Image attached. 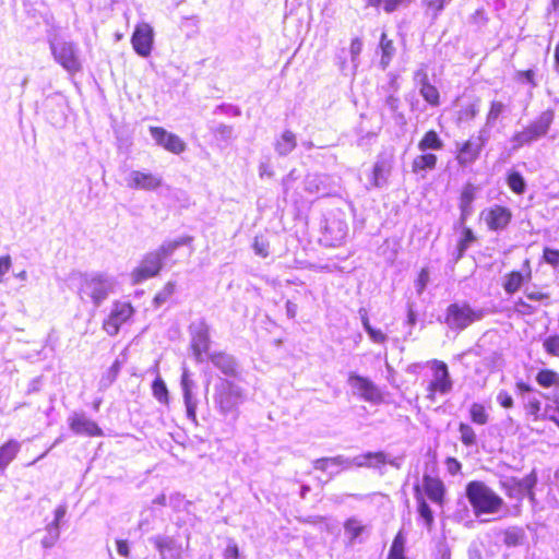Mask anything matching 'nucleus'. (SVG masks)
Masks as SVG:
<instances>
[{
	"instance_id": "nucleus-1",
	"label": "nucleus",
	"mask_w": 559,
	"mask_h": 559,
	"mask_svg": "<svg viewBox=\"0 0 559 559\" xmlns=\"http://www.w3.org/2000/svg\"><path fill=\"white\" fill-rule=\"evenodd\" d=\"M413 491L416 500L417 513L424 521L427 530L430 531L435 524V516L428 500L442 509L447 502L448 490L445 484L440 477L425 473L423 475L421 484L414 485Z\"/></svg>"
},
{
	"instance_id": "nucleus-2",
	"label": "nucleus",
	"mask_w": 559,
	"mask_h": 559,
	"mask_svg": "<svg viewBox=\"0 0 559 559\" xmlns=\"http://www.w3.org/2000/svg\"><path fill=\"white\" fill-rule=\"evenodd\" d=\"M465 496L476 516L500 512L503 498L483 480H471L465 486Z\"/></svg>"
},
{
	"instance_id": "nucleus-3",
	"label": "nucleus",
	"mask_w": 559,
	"mask_h": 559,
	"mask_svg": "<svg viewBox=\"0 0 559 559\" xmlns=\"http://www.w3.org/2000/svg\"><path fill=\"white\" fill-rule=\"evenodd\" d=\"M485 316L480 308H474L467 301H454L448 305L443 323L451 331L461 332L479 322Z\"/></svg>"
},
{
	"instance_id": "nucleus-4",
	"label": "nucleus",
	"mask_w": 559,
	"mask_h": 559,
	"mask_svg": "<svg viewBox=\"0 0 559 559\" xmlns=\"http://www.w3.org/2000/svg\"><path fill=\"white\" fill-rule=\"evenodd\" d=\"M552 120V111L548 110L542 112L535 120L530 122L525 128H523L521 131L515 132L512 135L511 141L513 143V148H520L545 136L549 131Z\"/></svg>"
},
{
	"instance_id": "nucleus-5",
	"label": "nucleus",
	"mask_w": 559,
	"mask_h": 559,
	"mask_svg": "<svg viewBox=\"0 0 559 559\" xmlns=\"http://www.w3.org/2000/svg\"><path fill=\"white\" fill-rule=\"evenodd\" d=\"M134 314L135 308L131 301L115 300L109 313L102 322V328L109 336H116L120 328L131 321Z\"/></svg>"
},
{
	"instance_id": "nucleus-6",
	"label": "nucleus",
	"mask_w": 559,
	"mask_h": 559,
	"mask_svg": "<svg viewBox=\"0 0 559 559\" xmlns=\"http://www.w3.org/2000/svg\"><path fill=\"white\" fill-rule=\"evenodd\" d=\"M433 379L427 385V400L435 402L438 394L444 395L451 392L453 381L451 379L448 365L438 359L430 361Z\"/></svg>"
},
{
	"instance_id": "nucleus-7",
	"label": "nucleus",
	"mask_w": 559,
	"mask_h": 559,
	"mask_svg": "<svg viewBox=\"0 0 559 559\" xmlns=\"http://www.w3.org/2000/svg\"><path fill=\"white\" fill-rule=\"evenodd\" d=\"M241 388L230 380H223L216 386L215 401L224 413L234 411L242 401Z\"/></svg>"
},
{
	"instance_id": "nucleus-8",
	"label": "nucleus",
	"mask_w": 559,
	"mask_h": 559,
	"mask_svg": "<svg viewBox=\"0 0 559 559\" xmlns=\"http://www.w3.org/2000/svg\"><path fill=\"white\" fill-rule=\"evenodd\" d=\"M55 60L68 72L78 73L82 70L75 45L71 41H57L51 45Z\"/></svg>"
},
{
	"instance_id": "nucleus-9",
	"label": "nucleus",
	"mask_w": 559,
	"mask_h": 559,
	"mask_svg": "<svg viewBox=\"0 0 559 559\" xmlns=\"http://www.w3.org/2000/svg\"><path fill=\"white\" fill-rule=\"evenodd\" d=\"M110 292L108 280L103 274H96L82 280L80 294L92 299L95 305L104 301Z\"/></svg>"
},
{
	"instance_id": "nucleus-10",
	"label": "nucleus",
	"mask_w": 559,
	"mask_h": 559,
	"mask_svg": "<svg viewBox=\"0 0 559 559\" xmlns=\"http://www.w3.org/2000/svg\"><path fill=\"white\" fill-rule=\"evenodd\" d=\"M486 138L483 135H471L462 142L455 153V159L462 167H466L475 163L485 146Z\"/></svg>"
},
{
	"instance_id": "nucleus-11",
	"label": "nucleus",
	"mask_w": 559,
	"mask_h": 559,
	"mask_svg": "<svg viewBox=\"0 0 559 559\" xmlns=\"http://www.w3.org/2000/svg\"><path fill=\"white\" fill-rule=\"evenodd\" d=\"M190 348L197 361H202L211 346L210 326L205 321H199L190 325Z\"/></svg>"
},
{
	"instance_id": "nucleus-12",
	"label": "nucleus",
	"mask_w": 559,
	"mask_h": 559,
	"mask_svg": "<svg viewBox=\"0 0 559 559\" xmlns=\"http://www.w3.org/2000/svg\"><path fill=\"white\" fill-rule=\"evenodd\" d=\"M131 45L140 57H150L154 46L153 27L146 22L138 23L131 36Z\"/></svg>"
},
{
	"instance_id": "nucleus-13",
	"label": "nucleus",
	"mask_w": 559,
	"mask_h": 559,
	"mask_svg": "<svg viewBox=\"0 0 559 559\" xmlns=\"http://www.w3.org/2000/svg\"><path fill=\"white\" fill-rule=\"evenodd\" d=\"M480 217L484 219L488 230L500 231L510 225L513 214L508 206L495 204L481 211Z\"/></svg>"
},
{
	"instance_id": "nucleus-14",
	"label": "nucleus",
	"mask_w": 559,
	"mask_h": 559,
	"mask_svg": "<svg viewBox=\"0 0 559 559\" xmlns=\"http://www.w3.org/2000/svg\"><path fill=\"white\" fill-rule=\"evenodd\" d=\"M348 383L357 391L361 399L369 403L380 404L384 401L382 391L367 377L350 372L348 374Z\"/></svg>"
},
{
	"instance_id": "nucleus-15",
	"label": "nucleus",
	"mask_w": 559,
	"mask_h": 559,
	"mask_svg": "<svg viewBox=\"0 0 559 559\" xmlns=\"http://www.w3.org/2000/svg\"><path fill=\"white\" fill-rule=\"evenodd\" d=\"M163 269V263L160 260L152 254L151 252L146 253L139 265L135 266L131 273V283L133 285L141 284L150 278L156 277Z\"/></svg>"
},
{
	"instance_id": "nucleus-16",
	"label": "nucleus",
	"mask_w": 559,
	"mask_h": 559,
	"mask_svg": "<svg viewBox=\"0 0 559 559\" xmlns=\"http://www.w3.org/2000/svg\"><path fill=\"white\" fill-rule=\"evenodd\" d=\"M150 133L159 146L173 154L179 155L186 151V142L162 127H150Z\"/></svg>"
},
{
	"instance_id": "nucleus-17",
	"label": "nucleus",
	"mask_w": 559,
	"mask_h": 559,
	"mask_svg": "<svg viewBox=\"0 0 559 559\" xmlns=\"http://www.w3.org/2000/svg\"><path fill=\"white\" fill-rule=\"evenodd\" d=\"M419 94L424 100L431 107H438L441 104V96L438 87L429 80L426 69L420 68L414 73Z\"/></svg>"
},
{
	"instance_id": "nucleus-18",
	"label": "nucleus",
	"mask_w": 559,
	"mask_h": 559,
	"mask_svg": "<svg viewBox=\"0 0 559 559\" xmlns=\"http://www.w3.org/2000/svg\"><path fill=\"white\" fill-rule=\"evenodd\" d=\"M532 267L530 259H525L522 263V271L513 270L504 275L502 287L509 295H513L523 286V284L531 282Z\"/></svg>"
},
{
	"instance_id": "nucleus-19",
	"label": "nucleus",
	"mask_w": 559,
	"mask_h": 559,
	"mask_svg": "<svg viewBox=\"0 0 559 559\" xmlns=\"http://www.w3.org/2000/svg\"><path fill=\"white\" fill-rule=\"evenodd\" d=\"M69 427L76 435L91 438L104 436V431L98 424L82 413H75L70 417Z\"/></svg>"
},
{
	"instance_id": "nucleus-20",
	"label": "nucleus",
	"mask_w": 559,
	"mask_h": 559,
	"mask_svg": "<svg viewBox=\"0 0 559 559\" xmlns=\"http://www.w3.org/2000/svg\"><path fill=\"white\" fill-rule=\"evenodd\" d=\"M67 513V507L64 504H60L56 508L53 512V520L45 525L40 544L44 548H51L56 545L60 537V522L63 520Z\"/></svg>"
},
{
	"instance_id": "nucleus-21",
	"label": "nucleus",
	"mask_w": 559,
	"mask_h": 559,
	"mask_svg": "<svg viewBox=\"0 0 559 559\" xmlns=\"http://www.w3.org/2000/svg\"><path fill=\"white\" fill-rule=\"evenodd\" d=\"M478 188L473 182L467 181L463 185L457 204L460 209V223L464 224L473 212V202L477 197Z\"/></svg>"
},
{
	"instance_id": "nucleus-22",
	"label": "nucleus",
	"mask_w": 559,
	"mask_h": 559,
	"mask_svg": "<svg viewBox=\"0 0 559 559\" xmlns=\"http://www.w3.org/2000/svg\"><path fill=\"white\" fill-rule=\"evenodd\" d=\"M163 185L159 176L145 171L131 173V187L142 190H155Z\"/></svg>"
},
{
	"instance_id": "nucleus-23",
	"label": "nucleus",
	"mask_w": 559,
	"mask_h": 559,
	"mask_svg": "<svg viewBox=\"0 0 559 559\" xmlns=\"http://www.w3.org/2000/svg\"><path fill=\"white\" fill-rule=\"evenodd\" d=\"M209 359L224 374L230 377L237 376V364L233 356L224 352H215L209 356Z\"/></svg>"
},
{
	"instance_id": "nucleus-24",
	"label": "nucleus",
	"mask_w": 559,
	"mask_h": 559,
	"mask_svg": "<svg viewBox=\"0 0 559 559\" xmlns=\"http://www.w3.org/2000/svg\"><path fill=\"white\" fill-rule=\"evenodd\" d=\"M388 463V456L383 451L366 452L355 459V465L358 467L378 468Z\"/></svg>"
},
{
	"instance_id": "nucleus-25",
	"label": "nucleus",
	"mask_w": 559,
	"mask_h": 559,
	"mask_svg": "<svg viewBox=\"0 0 559 559\" xmlns=\"http://www.w3.org/2000/svg\"><path fill=\"white\" fill-rule=\"evenodd\" d=\"M438 164V156L433 153L423 152L412 160V171L414 174H423L433 170Z\"/></svg>"
},
{
	"instance_id": "nucleus-26",
	"label": "nucleus",
	"mask_w": 559,
	"mask_h": 559,
	"mask_svg": "<svg viewBox=\"0 0 559 559\" xmlns=\"http://www.w3.org/2000/svg\"><path fill=\"white\" fill-rule=\"evenodd\" d=\"M20 450L21 443L14 439H9L0 445V472H3L9 466Z\"/></svg>"
},
{
	"instance_id": "nucleus-27",
	"label": "nucleus",
	"mask_w": 559,
	"mask_h": 559,
	"mask_svg": "<svg viewBox=\"0 0 559 559\" xmlns=\"http://www.w3.org/2000/svg\"><path fill=\"white\" fill-rule=\"evenodd\" d=\"M443 146L442 139L433 129L426 131L417 144L418 150L421 152H427L428 150L440 151Z\"/></svg>"
},
{
	"instance_id": "nucleus-28",
	"label": "nucleus",
	"mask_w": 559,
	"mask_h": 559,
	"mask_svg": "<svg viewBox=\"0 0 559 559\" xmlns=\"http://www.w3.org/2000/svg\"><path fill=\"white\" fill-rule=\"evenodd\" d=\"M191 241L190 237L179 238L177 240L166 241L160 245L156 250L151 251L152 254H155L156 258L160 260V263L164 264V260L174 253V251Z\"/></svg>"
},
{
	"instance_id": "nucleus-29",
	"label": "nucleus",
	"mask_w": 559,
	"mask_h": 559,
	"mask_svg": "<svg viewBox=\"0 0 559 559\" xmlns=\"http://www.w3.org/2000/svg\"><path fill=\"white\" fill-rule=\"evenodd\" d=\"M536 382L544 389L559 386V373L552 369H540L536 373Z\"/></svg>"
},
{
	"instance_id": "nucleus-30",
	"label": "nucleus",
	"mask_w": 559,
	"mask_h": 559,
	"mask_svg": "<svg viewBox=\"0 0 559 559\" xmlns=\"http://www.w3.org/2000/svg\"><path fill=\"white\" fill-rule=\"evenodd\" d=\"M503 544L507 547H516L521 545L525 538V532L522 527L511 526L502 532Z\"/></svg>"
},
{
	"instance_id": "nucleus-31",
	"label": "nucleus",
	"mask_w": 559,
	"mask_h": 559,
	"mask_svg": "<svg viewBox=\"0 0 559 559\" xmlns=\"http://www.w3.org/2000/svg\"><path fill=\"white\" fill-rule=\"evenodd\" d=\"M506 181L509 189L518 195H521L526 191L525 180L523 176L516 170H510L507 174Z\"/></svg>"
},
{
	"instance_id": "nucleus-32",
	"label": "nucleus",
	"mask_w": 559,
	"mask_h": 559,
	"mask_svg": "<svg viewBox=\"0 0 559 559\" xmlns=\"http://www.w3.org/2000/svg\"><path fill=\"white\" fill-rule=\"evenodd\" d=\"M296 135L292 131L286 130L282 133L280 140L276 142V151L282 155H286L290 153L296 147Z\"/></svg>"
},
{
	"instance_id": "nucleus-33",
	"label": "nucleus",
	"mask_w": 559,
	"mask_h": 559,
	"mask_svg": "<svg viewBox=\"0 0 559 559\" xmlns=\"http://www.w3.org/2000/svg\"><path fill=\"white\" fill-rule=\"evenodd\" d=\"M390 171V165L385 162H377L374 165H373V168H372V174H371V185L376 188H379L381 187L385 180H386V175L389 174Z\"/></svg>"
},
{
	"instance_id": "nucleus-34",
	"label": "nucleus",
	"mask_w": 559,
	"mask_h": 559,
	"mask_svg": "<svg viewBox=\"0 0 559 559\" xmlns=\"http://www.w3.org/2000/svg\"><path fill=\"white\" fill-rule=\"evenodd\" d=\"M380 48H381V64L383 68H386L391 59L395 52L394 44L392 39H389L385 33L381 34L380 37Z\"/></svg>"
},
{
	"instance_id": "nucleus-35",
	"label": "nucleus",
	"mask_w": 559,
	"mask_h": 559,
	"mask_svg": "<svg viewBox=\"0 0 559 559\" xmlns=\"http://www.w3.org/2000/svg\"><path fill=\"white\" fill-rule=\"evenodd\" d=\"M469 418L472 423L484 426L489 421V414L481 403H473L469 407Z\"/></svg>"
},
{
	"instance_id": "nucleus-36",
	"label": "nucleus",
	"mask_w": 559,
	"mask_h": 559,
	"mask_svg": "<svg viewBox=\"0 0 559 559\" xmlns=\"http://www.w3.org/2000/svg\"><path fill=\"white\" fill-rule=\"evenodd\" d=\"M152 393L160 404L167 405L169 403L168 389L159 376H157L152 383Z\"/></svg>"
},
{
	"instance_id": "nucleus-37",
	"label": "nucleus",
	"mask_w": 559,
	"mask_h": 559,
	"mask_svg": "<svg viewBox=\"0 0 559 559\" xmlns=\"http://www.w3.org/2000/svg\"><path fill=\"white\" fill-rule=\"evenodd\" d=\"M459 432H460L461 442L465 447H472V445L476 444V442H477L476 432L469 424L460 423L459 424Z\"/></svg>"
},
{
	"instance_id": "nucleus-38",
	"label": "nucleus",
	"mask_w": 559,
	"mask_h": 559,
	"mask_svg": "<svg viewBox=\"0 0 559 559\" xmlns=\"http://www.w3.org/2000/svg\"><path fill=\"white\" fill-rule=\"evenodd\" d=\"M477 240L476 235L469 227H464L462 230V236L457 241V252L459 257H463L465 251L468 249L471 243L475 242Z\"/></svg>"
},
{
	"instance_id": "nucleus-39",
	"label": "nucleus",
	"mask_w": 559,
	"mask_h": 559,
	"mask_svg": "<svg viewBox=\"0 0 559 559\" xmlns=\"http://www.w3.org/2000/svg\"><path fill=\"white\" fill-rule=\"evenodd\" d=\"M344 530L353 542L365 531V525L358 519L349 518L344 522Z\"/></svg>"
},
{
	"instance_id": "nucleus-40",
	"label": "nucleus",
	"mask_w": 559,
	"mask_h": 559,
	"mask_svg": "<svg viewBox=\"0 0 559 559\" xmlns=\"http://www.w3.org/2000/svg\"><path fill=\"white\" fill-rule=\"evenodd\" d=\"M176 290V283L175 282H167L163 288L157 292L154 296V304L159 306L164 302H166L175 293Z\"/></svg>"
},
{
	"instance_id": "nucleus-41",
	"label": "nucleus",
	"mask_w": 559,
	"mask_h": 559,
	"mask_svg": "<svg viewBox=\"0 0 559 559\" xmlns=\"http://www.w3.org/2000/svg\"><path fill=\"white\" fill-rule=\"evenodd\" d=\"M525 297L528 300L539 302L544 306H549L550 301V293L543 289H526Z\"/></svg>"
},
{
	"instance_id": "nucleus-42",
	"label": "nucleus",
	"mask_w": 559,
	"mask_h": 559,
	"mask_svg": "<svg viewBox=\"0 0 559 559\" xmlns=\"http://www.w3.org/2000/svg\"><path fill=\"white\" fill-rule=\"evenodd\" d=\"M524 409L526 414L533 418L534 421H537L542 418V402L532 397L524 404Z\"/></svg>"
},
{
	"instance_id": "nucleus-43",
	"label": "nucleus",
	"mask_w": 559,
	"mask_h": 559,
	"mask_svg": "<svg viewBox=\"0 0 559 559\" xmlns=\"http://www.w3.org/2000/svg\"><path fill=\"white\" fill-rule=\"evenodd\" d=\"M544 217L546 219H554L559 214V195H551L544 206Z\"/></svg>"
},
{
	"instance_id": "nucleus-44",
	"label": "nucleus",
	"mask_w": 559,
	"mask_h": 559,
	"mask_svg": "<svg viewBox=\"0 0 559 559\" xmlns=\"http://www.w3.org/2000/svg\"><path fill=\"white\" fill-rule=\"evenodd\" d=\"M182 386H183V399H185V404L187 407L188 417H190L191 419H195V405L192 402L191 391H190V388H189L186 377H183V379H182Z\"/></svg>"
},
{
	"instance_id": "nucleus-45",
	"label": "nucleus",
	"mask_w": 559,
	"mask_h": 559,
	"mask_svg": "<svg viewBox=\"0 0 559 559\" xmlns=\"http://www.w3.org/2000/svg\"><path fill=\"white\" fill-rule=\"evenodd\" d=\"M447 0H423V5L427 13L436 19L445 7Z\"/></svg>"
},
{
	"instance_id": "nucleus-46",
	"label": "nucleus",
	"mask_w": 559,
	"mask_h": 559,
	"mask_svg": "<svg viewBox=\"0 0 559 559\" xmlns=\"http://www.w3.org/2000/svg\"><path fill=\"white\" fill-rule=\"evenodd\" d=\"M514 311L520 316H532L536 312V307L527 302L524 298H518L514 301Z\"/></svg>"
},
{
	"instance_id": "nucleus-47",
	"label": "nucleus",
	"mask_w": 559,
	"mask_h": 559,
	"mask_svg": "<svg viewBox=\"0 0 559 559\" xmlns=\"http://www.w3.org/2000/svg\"><path fill=\"white\" fill-rule=\"evenodd\" d=\"M342 464V459L337 457H321L313 462V467L321 472H326L331 466Z\"/></svg>"
},
{
	"instance_id": "nucleus-48",
	"label": "nucleus",
	"mask_w": 559,
	"mask_h": 559,
	"mask_svg": "<svg viewBox=\"0 0 559 559\" xmlns=\"http://www.w3.org/2000/svg\"><path fill=\"white\" fill-rule=\"evenodd\" d=\"M543 260L552 267H559V249L545 247L543 249Z\"/></svg>"
},
{
	"instance_id": "nucleus-49",
	"label": "nucleus",
	"mask_w": 559,
	"mask_h": 559,
	"mask_svg": "<svg viewBox=\"0 0 559 559\" xmlns=\"http://www.w3.org/2000/svg\"><path fill=\"white\" fill-rule=\"evenodd\" d=\"M121 370V361L118 359L112 362V365L108 368L106 373L103 376V381L106 385L111 384L116 381L119 372Z\"/></svg>"
},
{
	"instance_id": "nucleus-50",
	"label": "nucleus",
	"mask_w": 559,
	"mask_h": 559,
	"mask_svg": "<svg viewBox=\"0 0 559 559\" xmlns=\"http://www.w3.org/2000/svg\"><path fill=\"white\" fill-rule=\"evenodd\" d=\"M478 114L477 106L475 104H469L457 111V120L459 121H469L473 120Z\"/></svg>"
},
{
	"instance_id": "nucleus-51",
	"label": "nucleus",
	"mask_w": 559,
	"mask_h": 559,
	"mask_svg": "<svg viewBox=\"0 0 559 559\" xmlns=\"http://www.w3.org/2000/svg\"><path fill=\"white\" fill-rule=\"evenodd\" d=\"M545 350L552 356H559V335H551L544 341Z\"/></svg>"
},
{
	"instance_id": "nucleus-52",
	"label": "nucleus",
	"mask_w": 559,
	"mask_h": 559,
	"mask_svg": "<svg viewBox=\"0 0 559 559\" xmlns=\"http://www.w3.org/2000/svg\"><path fill=\"white\" fill-rule=\"evenodd\" d=\"M411 0H383V11L388 14L393 13L403 5H406Z\"/></svg>"
},
{
	"instance_id": "nucleus-53",
	"label": "nucleus",
	"mask_w": 559,
	"mask_h": 559,
	"mask_svg": "<svg viewBox=\"0 0 559 559\" xmlns=\"http://www.w3.org/2000/svg\"><path fill=\"white\" fill-rule=\"evenodd\" d=\"M503 108H504V106L501 102H498V100L491 102L488 114H487V119L490 121L497 120L499 118V116L501 115V112L503 111Z\"/></svg>"
},
{
	"instance_id": "nucleus-54",
	"label": "nucleus",
	"mask_w": 559,
	"mask_h": 559,
	"mask_svg": "<svg viewBox=\"0 0 559 559\" xmlns=\"http://www.w3.org/2000/svg\"><path fill=\"white\" fill-rule=\"evenodd\" d=\"M444 463L450 475L455 476L461 473L462 464L457 459L449 456L445 459Z\"/></svg>"
},
{
	"instance_id": "nucleus-55",
	"label": "nucleus",
	"mask_w": 559,
	"mask_h": 559,
	"mask_svg": "<svg viewBox=\"0 0 559 559\" xmlns=\"http://www.w3.org/2000/svg\"><path fill=\"white\" fill-rule=\"evenodd\" d=\"M253 249H254V252L262 258H266L270 253L269 252V243L259 237L254 238Z\"/></svg>"
},
{
	"instance_id": "nucleus-56",
	"label": "nucleus",
	"mask_w": 559,
	"mask_h": 559,
	"mask_svg": "<svg viewBox=\"0 0 559 559\" xmlns=\"http://www.w3.org/2000/svg\"><path fill=\"white\" fill-rule=\"evenodd\" d=\"M516 79L519 81L527 82L532 87L537 85L535 80V72L532 69L518 71Z\"/></svg>"
},
{
	"instance_id": "nucleus-57",
	"label": "nucleus",
	"mask_w": 559,
	"mask_h": 559,
	"mask_svg": "<svg viewBox=\"0 0 559 559\" xmlns=\"http://www.w3.org/2000/svg\"><path fill=\"white\" fill-rule=\"evenodd\" d=\"M224 559H239L240 550L236 543L230 542L223 551Z\"/></svg>"
},
{
	"instance_id": "nucleus-58",
	"label": "nucleus",
	"mask_w": 559,
	"mask_h": 559,
	"mask_svg": "<svg viewBox=\"0 0 559 559\" xmlns=\"http://www.w3.org/2000/svg\"><path fill=\"white\" fill-rule=\"evenodd\" d=\"M429 282V271L427 267H423L419 273L418 277L416 280V286L418 293H423Z\"/></svg>"
},
{
	"instance_id": "nucleus-59",
	"label": "nucleus",
	"mask_w": 559,
	"mask_h": 559,
	"mask_svg": "<svg viewBox=\"0 0 559 559\" xmlns=\"http://www.w3.org/2000/svg\"><path fill=\"white\" fill-rule=\"evenodd\" d=\"M497 401L503 408H511L513 407V397L512 395L507 391H500L497 395Z\"/></svg>"
},
{
	"instance_id": "nucleus-60",
	"label": "nucleus",
	"mask_w": 559,
	"mask_h": 559,
	"mask_svg": "<svg viewBox=\"0 0 559 559\" xmlns=\"http://www.w3.org/2000/svg\"><path fill=\"white\" fill-rule=\"evenodd\" d=\"M362 50V41L360 38L355 37L350 41L349 51L353 59H356Z\"/></svg>"
},
{
	"instance_id": "nucleus-61",
	"label": "nucleus",
	"mask_w": 559,
	"mask_h": 559,
	"mask_svg": "<svg viewBox=\"0 0 559 559\" xmlns=\"http://www.w3.org/2000/svg\"><path fill=\"white\" fill-rule=\"evenodd\" d=\"M504 488L507 489L506 493L508 497H518L522 496V489L523 485L521 481H514L511 486L507 487L504 485Z\"/></svg>"
},
{
	"instance_id": "nucleus-62",
	"label": "nucleus",
	"mask_w": 559,
	"mask_h": 559,
	"mask_svg": "<svg viewBox=\"0 0 559 559\" xmlns=\"http://www.w3.org/2000/svg\"><path fill=\"white\" fill-rule=\"evenodd\" d=\"M116 546H117V551L121 557L128 558L130 556L129 544L126 539H117Z\"/></svg>"
},
{
	"instance_id": "nucleus-63",
	"label": "nucleus",
	"mask_w": 559,
	"mask_h": 559,
	"mask_svg": "<svg viewBox=\"0 0 559 559\" xmlns=\"http://www.w3.org/2000/svg\"><path fill=\"white\" fill-rule=\"evenodd\" d=\"M154 544L160 552H163L165 549H170L173 546L171 539L166 537H156L154 539Z\"/></svg>"
},
{
	"instance_id": "nucleus-64",
	"label": "nucleus",
	"mask_w": 559,
	"mask_h": 559,
	"mask_svg": "<svg viewBox=\"0 0 559 559\" xmlns=\"http://www.w3.org/2000/svg\"><path fill=\"white\" fill-rule=\"evenodd\" d=\"M552 69L559 75V40L555 44L552 52Z\"/></svg>"
}]
</instances>
